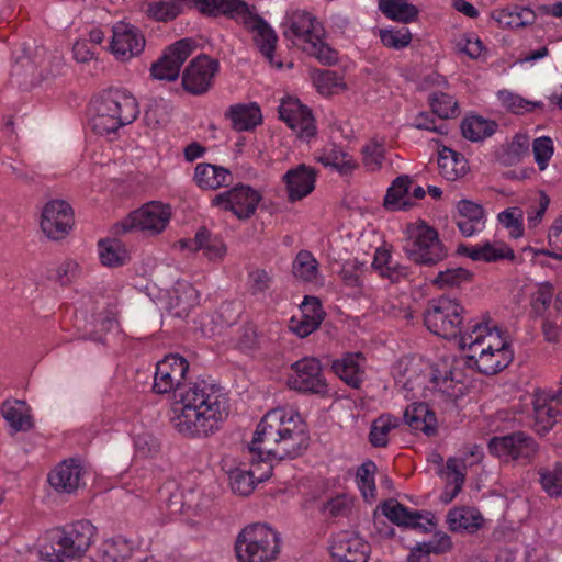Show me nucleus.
<instances>
[{"label": "nucleus", "instance_id": "1", "mask_svg": "<svg viewBox=\"0 0 562 562\" xmlns=\"http://www.w3.org/2000/svg\"><path fill=\"white\" fill-rule=\"evenodd\" d=\"M189 362L179 355H168L156 366L154 392H175L178 398L170 418L172 427L183 437L202 438L218 430L227 417L226 397L222 389L205 380L186 383Z\"/></svg>", "mask_w": 562, "mask_h": 562}, {"label": "nucleus", "instance_id": "2", "mask_svg": "<svg viewBox=\"0 0 562 562\" xmlns=\"http://www.w3.org/2000/svg\"><path fill=\"white\" fill-rule=\"evenodd\" d=\"M308 434L299 414L285 409L268 412L258 424L248 446L251 454L249 470L236 468L228 473L234 494L248 496L256 484L268 480L272 465L268 460L294 459L308 447Z\"/></svg>", "mask_w": 562, "mask_h": 562}, {"label": "nucleus", "instance_id": "3", "mask_svg": "<svg viewBox=\"0 0 562 562\" xmlns=\"http://www.w3.org/2000/svg\"><path fill=\"white\" fill-rule=\"evenodd\" d=\"M462 349L470 351L469 360L474 361L477 370L486 375L495 374L513 361L510 344L501 330L488 323L469 322L460 339Z\"/></svg>", "mask_w": 562, "mask_h": 562}, {"label": "nucleus", "instance_id": "4", "mask_svg": "<svg viewBox=\"0 0 562 562\" xmlns=\"http://www.w3.org/2000/svg\"><path fill=\"white\" fill-rule=\"evenodd\" d=\"M283 26V36L300 46L307 55L315 57L323 65L330 66L337 63V50L322 40L323 27L311 13L293 11L286 15Z\"/></svg>", "mask_w": 562, "mask_h": 562}, {"label": "nucleus", "instance_id": "5", "mask_svg": "<svg viewBox=\"0 0 562 562\" xmlns=\"http://www.w3.org/2000/svg\"><path fill=\"white\" fill-rule=\"evenodd\" d=\"M95 527L88 520H79L48 533L42 544L40 557L48 562H64L65 559L82 557L92 544Z\"/></svg>", "mask_w": 562, "mask_h": 562}, {"label": "nucleus", "instance_id": "6", "mask_svg": "<svg viewBox=\"0 0 562 562\" xmlns=\"http://www.w3.org/2000/svg\"><path fill=\"white\" fill-rule=\"evenodd\" d=\"M94 112L91 125L100 135L115 133L121 126L132 123L138 115L135 98L120 89L103 92L95 101Z\"/></svg>", "mask_w": 562, "mask_h": 562}, {"label": "nucleus", "instance_id": "7", "mask_svg": "<svg viewBox=\"0 0 562 562\" xmlns=\"http://www.w3.org/2000/svg\"><path fill=\"white\" fill-rule=\"evenodd\" d=\"M238 562H272L280 552L279 533L265 524L245 527L236 538Z\"/></svg>", "mask_w": 562, "mask_h": 562}, {"label": "nucleus", "instance_id": "8", "mask_svg": "<svg viewBox=\"0 0 562 562\" xmlns=\"http://www.w3.org/2000/svg\"><path fill=\"white\" fill-rule=\"evenodd\" d=\"M405 234L403 250L412 261L434 266L447 257L448 251L439 239L438 232L425 221L407 224Z\"/></svg>", "mask_w": 562, "mask_h": 562}, {"label": "nucleus", "instance_id": "9", "mask_svg": "<svg viewBox=\"0 0 562 562\" xmlns=\"http://www.w3.org/2000/svg\"><path fill=\"white\" fill-rule=\"evenodd\" d=\"M464 308L456 300L440 296L428 302L424 312V324L428 330L446 339L462 336Z\"/></svg>", "mask_w": 562, "mask_h": 562}, {"label": "nucleus", "instance_id": "10", "mask_svg": "<svg viewBox=\"0 0 562 562\" xmlns=\"http://www.w3.org/2000/svg\"><path fill=\"white\" fill-rule=\"evenodd\" d=\"M536 440L524 431H514L505 436L493 437L488 442L492 454L504 460H514L527 464L538 452Z\"/></svg>", "mask_w": 562, "mask_h": 562}, {"label": "nucleus", "instance_id": "11", "mask_svg": "<svg viewBox=\"0 0 562 562\" xmlns=\"http://www.w3.org/2000/svg\"><path fill=\"white\" fill-rule=\"evenodd\" d=\"M291 369L293 373L288 379L291 390L319 396L328 395V384L318 359L305 357L292 363Z\"/></svg>", "mask_w": 562, "mask_h": 562}, {"label": "nucleus", "instance_id": "12", "mask_svg": "<svg viewBox=\"0 0 562 562\" xmlns=\"http://www.w3.org/2000/svg\"><path fill=\"white\" fill-rule=\"evenodd\" d=\"M196 48L192 38H182L168 46L162 56L150 67L155 79L175 81L178 79L180 68Z\"/></svg>", "mask_w": 562, "mask_h": 562}, {"label": "nucleus", "instance_id": "13", "mask_svg": "<svg viewBox=\"0 0 562 562\" xmlns=\"http://www.w3.org/2000/svg\"><path fill=\"white\" fill-rule=\"evenodd\" d=\"M170 206L158 201H151L140 209L132 212L130 216L122 222L124 232L136 228L149 234L161 233L170 221Z\"/></svg>", "mask_w": 562, "mask_h": 562}, {"label": "nucleus", "instance_id": "14", "mask_svg": "<svg viewBox=\"0 0 562 562\" xmlns=\"http://www.w3.org/2000/svg\"><path fill=\"white\" fill-rule=\"evenodd\" d=\"M261 199V194L250 186L239 184L215 195L212 204L231 211L239 220H247L255 214Z\"/></svg>", "mask_w": 562, "mask_h": 562}, {"label": "nucleus", "instance_id": "15", "mask_svg": "<svg viewBox=\"0 0 562 562\" xmlns=\"http://www.w3.org/2000/svg\"><path fill=\"white\" fill-rule=\"evenodd\" d=\"M218 61L206 55H199L192 59L182 74V87L193 95L206 93L218 71Z\"/></svg>", "mask_w": 562, "mask_h": 562}, {"label": "nucleus", "instance_id": "16", "mask_svg": "<svg viewBox=\"0 0 562 562\" xmlns=\"http://www.w3.org/2000/svg\"><path fill=\"white\" fill-rule=\"evenodd\" d=\"M145 44V36L138 27L125 22L112 26L110 50L117 60L126 61L138 56Z\"/></svg>", "mask_w": 562, "mask_h": 562}, {"label": "nucleus", "instance_id": "17", "mask_svg": "<svg viewBox=\"0 0 562 562\" xmlns=\"http://www.w3.org/2000/svg\"><path fill=\"white\" fill-rule=\"evenodd\" d=\"M382 515L398 527L409 528L422 533L430 532L434 515L429 512L424 515L419 510H409L394 498L384 501L380 506Z\"/></svg>", "mask_w": 562, "mask_h": 562}, {"label": "nucleus", "instance_id": "18", "mask_svg": "<svg viewBox=\"0 0 562 562\" xmlns=\"http://www.w3.org/2000/svg\"><path fill=\"white\" fill-rule=\"evenodd\" d=\"M74 224L71 206L63 200L46 203L42 212L41 228L53 240L63 239Z\"/></svg>", "mask_w": 562, "mask_h": 562}, {"label": "nucleus", "instance_id": "19", "mask_svg": "<svg viewBox=\"0 0 562 562\" xmlns=\"http://www.w3.org/2000/svg\"><path fill=\"white\" fill-rule=\"evenodd\" d=\"M279 116L302 139L308 140L316 134L315 121L311 110L297 99H283L279 106Z\"/></svg>", "mask_w": 562, "mask_h": 562}, {"label": "nucleus", "instance_id": "20", "mask_svg": "<svg viewBox=\"0 0 562 562\" xmlns=\"http://www.w3.org/2000/svg\"><path fill=\"white\" fill-rule=\"evenodd\" d=\"M370 551L364 539L348 532L339 535L331 546V555L338 562H367Z\"/></svg>", "mask_w": 562, "mask_h": 562}, {"label": "nucleus", "instance_id": "21", "mask_svg": "<svg viewBox=\"0 0 562 562\" xmlns=\"http://www.w3.org/2000/svg\"><path fill=\"white\" fill-rule=\"evenodd\" d=\"M246 25L254 34V42L265 58L277 68L282 67V63L274 61V49L278 36L272 27L260 16L250 15L246 20Z\"/></svg>", "mask_w": 562, "mask_h": 562}, {"label": "nucleus", "instance_id": "22", "mask_svg": "<svg viewBox=\"0 0 562 562\" xmlns=\"http://www.w3.org/2000/svg\"><path fill=\"white\" fill-rule=\"evenodd\" d=\"M283 181L291 202L300 201L307 196L315 188L316 171L304 164L286 171Z\"/></svg>", "mask_w": 562, "mask_h": 562}, {"label": "nucleus", "instance_id": "23", "mask_svg": "<svg viewBox=\"0 0 562 562\" xmlns=\"http://www.w3.org/2000/svg\"><path fill=\"white\" fill-rule=\"evenodd\" d=\"M324 318V311L316 297H305L301 305L300 317L293 316L290 328L299 337L304 338L315 331Z\"/></svg>", "mask_w": 562, "mask_h": 562}, {"label": "nucleus", "instance_id": "24", "mask_svg": "<svg viewBox=\"0 0 562 562\" xmlns=\"http://www.w3.org/2000/svg\"><path fill=\"white\" fill-rule=\"evenodd\" d=\"M456 224L465 237H470L485 227L484 209L472 201L461 200L457 205Z\"/></svg>", "mask_w": 562, "mask_h": 562}, {"label": "nucleus", "instance_id": "25", "mask_svg": "<svg viewBox=\"0 0 562 562\" xmlns=\"http://www.w3.org/2000/svg\"><path fill=\"white\" fill-rule=\"evenodd\" d=\"M555 401L551 400L548 392L537 393L532 401L533 405V429L543 436L557 424L560 411L554 407Z\"/></svg>", "mask_w": 562, "mask_h": 562}, {"label": "nucleus", "instance_id": "26", "mask_svg": "<svg viewBox=\"0 0 562 562\" xmlns=\"http://www.w3.org/2000/svg\"><path fill=\"white\" fill-rule=\"evenodd\" d=\"M82 468L75 460L63 461L48 475V482L59 493H72L80 486Z\"/></svg>", "mask_w": 562, "mask_h": 562}, {"label": "nucleus", "instance_id": "27", "mask_svg": "<svg viewBox=\"0 0 562 562\" xmlns=\"http://www.w3.org/2000/svg\"><path fill=\"white\" fill-rule=\"evenodd\" d=\"M364 357L361 352L346 353L340 359H336L333 364V371L339 379L353 389H359L364 379Z\"/></svg>", "mask_w": 562, "mask_h": 562}, {"label": "nucleus", "instance_id": "28", "mask_svg": "<svg viewBox=\"0 0 562 562\" xmlns=\"http://www.w3.org/2000/svg\"><path fill=\"white\" fill-rule=\"evenodd\" d=\"M457 252L464 255L474 261L495 262L502 259L514 260L515 254L510 247L503 244L484 243L482 245H459Z\"/></svg>", "mask_w": 562, "mask_h": 562}, {"label": "nucleus", "instance_id": "29", "mask_svg": "<svg viewBox=\"0 0 562 562\" xmlns=\"http://www.w3.org/2000/svg\"><path fill=\"white\" fill-rule=\"evenodd\" d=\"M404 420L413 430H420L430 437L437 432V418L425 403H414L404 412Z\"/></svg>", "mask_w": 562, "mask_h": 562}, {"label": "nucleus", "instance_id": "30", "mask_svg": "<svg viewBox=\"0 0 562 562\" xmlns=\"http://www.w3.org/2000/svg\"><path fill=\"white\" fill-rule=\"evenodd\" d=\"M225 117L231 120L232 127L238 132L252 130L262 121L260 108L256 103L231 105Z\"/></svg>", "mask_w": 562, "mask_h": 562}, {"label": "nucleus", "instance_id": "31", "mask_svg": "<svg viewBox=\"0 0 562 562\" xmlns=\"http://www.w3.org/2000/svg\"><path fill=\"white\" fill-rule=\"evenodd\" d=\"M491 15L499 26L509 29H519L532 25L537 19L533 10L528 7L519 5L494 10Z\"/></svg>", "mask_w": 562, "mask_h": 562}, {"label": "nucleus", "instance_id": "32", "mask_svg": "<svg viewBox=\"0 0 562 562\" xmlns=\"http://www.w3.org/2000/svg\"><path fill=\"white\" fill-rule=\"evenodd\" d=\"M189 2L190 8L194 7L200 12L209 15L239 16L248 12L247 4L241 0H189Z\"/></svg>", "mask_w": 562, "mask_h": 562}, {"label": "nucleus", "instance_id": "33", "mask_svg": "<svg viewBox=\"0 0 562 562\" xmlns=\"http://www.w3.org/2000/svg\"><path fill=\"white\" fill-rule=\"evenodd\" d=\"M1 413L10 428L14 432L29 431L33 428V418L23 401H5L1 406Z\"/></svg>", "mask_w": 562, "mask_h": 562}, {"label": "nucleus", "instance_id": "34", "mask_svg": "<svg viewBox=\"0 0 562 562\" xmlns=\"http://www.w3.org/2000/svg\"><path fill=\"white\" fill-rule=\"evenodd\" d=\"M411 183L412 180L406 175L394 179L384 198V206L392 211L409 210L414 205V202L408 195Z\"/></svg>", "mask_w": 562, "mask_h": 562}, {"label": "nucleus", "instance_id": "35", "mask_svg": "<svg viewBox=\"0 0 562 562\" xmlns=\"http://www.w3.org/2000/svg\"><path fill=\"white\" fill-rule=\"evenodd\" d=\"M194 180L201 189L215 190L222 186H228L231 172L211 164H199L195 167Z\"/></svg>", "mask_w": 562, "mask_h": 562}, {"label": "nucleus", "instance_id": "36", "mask_svg": "<svg viewBox=\"0 0 562 562\" xmlns=\"http://www.w3.org/2000/svg\"><path fill=\"white\" fill-rule=\"evenodd\" d=\"M438 168L443 178L454 181L467 173L468 162L460 153L443 147L438 154Z\"/></svg>", "mask_w": 562, "mask_h": 562}, {"label": "nucleus", "instance_id": "37", "mask_svg": "<svg viewBox=\"0 0 562 562\" xmlns=\"http://www.w3.org/2000/svg\"><path fill=\"white\" fill-rule=\"evenodd\" d=\"M480 514L470 507L452 508L448 512L447 522L451 531L474 532L482 524Z\"/></svg>", "mask_w": 562, "mask_h": 562}, {"label": "nucleus", "instance_id": "38", "mask_svg": "<svg viewBox=\"0 0 562 562\" xmlns=\"http://www.w3.org/2000/svg\"><path fill=\"white\" fill-rule=\"evenodd\" d=\"M380 11L389 19L411 23L418 16V9L407 0H379Z\"/></svg>", "mask_w": 562, "mask_h": 562}, {"label": "nucleus", "instance_id": "39", "mask_svg": "<svg viewBox=\"0 0 562 562\" xmlns=\"http://www.w3.org/2000/svg\"><path fill=\"white\" fill-rule=\"evenodd\" d=\"M132 542L121 536L104 540L100 548L103 562H125L132 557Z\"/></svg>", "mask_w": 562, "mask_h": 562}, {"label": "nucleus", "instance_id": "40", "mask_svg": "<svg viewBox=\"0 0 562 562\" xmlns=\"http://www.w3.org/2000/svg\"><path fill=\"white\" fill-rule=\"evenodd\" d=\"M190 7L189 0L151 1L144 9L146 15L158 22L175 20L181 13V5Z\"/></svg>", "mask_w": 562, "mask_h": 562}, {"label": "nucleus", "instance_id": "41", "mask_svg": "<svg viewBox=\"0 0 562 562\" xmlns=\"http://www.w3.org/2000/svg\"><path fill=\"white\" fill-rule=\"evenodd\" d=\"M498 125L495 121L486 120L482 116H470L463 120L461 124L462 134L472 142L483 140L492 136Z\"/></svg>", "mask_w": 562, "mask_h": 562}, {"label": "nucleus", "instance_id": "42", "mask_svg": "<svg viewBox=\"0 0 562 562\" xmlns=\"http://www.w3.org/2000/svg\"><path fill=\"white\" fill-rule=\"evenodd\" d=\"M400 426V419L385 414L372 422L369 432V442L375 448H385L389 443V434Z\"/></svg>", "mask_w": 562, "mask_h": 562}, {"label": "nucleus", "instance_id": "43", "mask_svg": "<svg viewBox=\"0 0 562 562\" xmlns=\"http://www.w3.org/2000/svg\"><path fill=\"white\" fill-rule=\"evenodd\" d=\"M539 484L551 498H562V462L538 470Z\"/></svg>", "mask_w": 562, "mask_h": 562}, {"label": "nucleus", "instance_id": "44", "mask_svg": "<svg viewBox=\"0 0 562 562\" xmlns=\"http://www.w3.org/2000/svg\"><path fill=\"white\" fill-rule=\"evenodd\" d=\"M99 256L102 265L108 267H119L126 263L128 259L127 250L117 239H101L98 243Z\"/></svg>", "mask_w": 562, "mask_h": 562}, {"label": "nucleus", "instance_id": "45", "mask_svg": "<svg viewBox=\"0 0 562 562\" xmlns=\"http://www.w3.org/2000/svg\"><path fill=\"white\" fill-rule=\"evenodd\" d=\"M366 269V263L358 259H350L342 263L340 269V278L345 286L350 288L355 295L362 294L363 280L362 274Z\"/></svg>", "mask_w": 562, "mask_h": 562}, {"label": "nucleus", "instance_id": "46", "mask_svg": "<svg viewBox=\"0 0 562 562\" xmlns=\"http://www.w3.org/2000/svg\"><path fill=\"white\" fill-rule=\"evenodd\" d=\"M529 153V139L526 135H516L498 155L503 166L517 165Z\"/></svg>", "mask_w": 562, "mask_h": 562}, {"label": "nucleus", "instance_id": "47", "mask_svg": "<svg viewBox=\"0 0 562 562\" xmlns=\"http://www.w3.org/2000/svg\"><path fill=\"white\" fill-rule=\"evenodd\" d=\"M172 106L168 100L162 98L154 99L149 102L145 111V121L147 125L156 127L166 125L169 121Z\"/></svg>", "mask_w": 562, "mask_h": 562}, {"label": "nucleus", "instance_id": "48", "mask_svg": "<svg viewBox=\"0 0 562 562\" xmlns=\"http://www.w3.org/2000/svg\"><path fill=\"white\" fill-rule=\"evenodd\" d=\"M293 274L304 281H313L318 272V262L307 250H301L292 265Z\"/></svg>", "mask_w": 562, "mask_h": 562}, {"label": "nucleus", "instance_id": "49", "mask_svg": "<svg viewBox=\"0 0 562 562\" xmlns=\"http://www.w3.org/2000/svg\"><path fill=\"white\" fill-rule=\"evenodd\" d=\"M432 113L440 119H450L458 115V103L453 97L443 92H434L429 95Z\"/></svg>", "mask_w": 562, "mask_h": 562}, {"label": "nucleus", "instance_id": "50", "mask_svg": "<svg viewBox=\"0 0 562 562\" xmlns=\"http://www.w3.org/2000/svg\"><path fill=\"white\" fill-rule=\"evenodd\" d=\"M497 98L502 106L514 114H524L526 112L532 111L537 106L542 105L541 102H531L525 100L520 95L509 92L507 90L498 91Z\"/></svg>", "mask_w": 562, "mask_h": 562}, {"label": "nucleus", "instance_id": "51", "mask_svg": "<svg viewBox=\"0 0 562 562\" xmlns=\"http://www.w3.org/2000/svg\"><path fill=\"white\" fill-rule=\"evenodd\" d=\"M376 467L374 462L368 461L362 463L357 470V483L361 494L366 501L375 498V483L373 474Z\"/></svg>", "mask_w": 562, "mask_h": 562}, {"label": "nucleus", "instance_id": "52", "mask_svg": "<svg viewBox=\"0 0 562 562\" xmlns=\"http://www.w3.org/2000/svg\"><path fill=\"white\" fill-rule=\"evenodd\" d=\"M472 279V273L461 267L449 268L440 271L434 279L432 283L440 289L459 286L462 283L469 282Z\"/></svg>", "mask_w": 562, "mask_h": 562}, {"label": "nucleus", "instance_id": "53", "mask_svg": "<svg viewBox=\"0 0 562 562\" xmlns=\"http://www.w3.org/2000/svg\"><path fill=\"white\" fill-rule=\"evenodd\" d=\"M362 162L370 171L379 170L385 158V148L382 142L370 140L362 147Z\"/></svg>", "mask_w": 562, "mask_h": 562}, {"label": "nucleus", "instance_id": "54", "mask_svg": "<svg viewBox=\"0 0 562 562\" xmlns=\"http://www.w3.org/2000/svg\"><path fill=\"white\" fill-rule=\"evenodd\" d=\"M313 81L322 94H333L337 88L344 86L341 77L331 70H317L313 72Z\"/></svg>", "mask_w": 562, "mask_h": 562}, {"label": "nucleus", "instance_id": "55", "mask_svg": "<svg viewBox=\"0 0 562 562\" xmlns=\"http://www.w3.org/2000/svg\"><path fill=\"white\" fill-rule=\"evenodd\" d=\"M499 223L510 231L514 238L524 235V211L520 207H508L498 214Z\"/></svg>", "mask_w": 562, "mask_h": 562}, {"label": "nucleus", "instance_id": "56", "mask_svg": "<svg viewBox=\"0 0 562 562\" xmlns=\"http://www.w3.org/2000/svg\"><path fill=\"white\" fill-rule=\"evenodd\" d=\"M445 473L448 477L452 476L453 488L451 492L446 490L441 495V501L446 504L450 503L461 491L465 475L461 472L460 462L454 458H449L446 463Z\"/></svg>", "mask_w": 562, "mask_h": 562}, {"label": "nucleus", "instance_id": "57", "mask_svg": "<svg viewBox=\"0 0 562 562\" xmlns=\"http://www.w3.org/2000/svg\"><path fill=\"white\" fill-rule=\"evenodd\" d=\"M319 160L323 165L330 166L340 173H347L356 166L352 159L349 158L348 154L338 149H331L328 153H325Z\"/></svg>", "mask_w": 562, "mask_h": 562}, {"label": "nucleus", "instance_id": "58", "mask_svg": "<svg viewBox=\"0 0 562 562\" xmlns=\"http://www.w3.org/2000/svg\"><path fill=\"white\" fill-rule=\"evenodd\" d=\"M553 286L549 282L541 283L537 291L532 294L531 307L532 312L541 316L548 310L553 297Z\"/></svg>", "mask_w": 562, "mask_h": 562}, {"label": "nucleus", "instance_id": "59", "mask_svg": "<svg viewBox=\"0 0 562 562\" xmlns=\"http://www.w3.org/2000/svg\"><path fill=\"white\" fill-rule=\"evenodd\" d=\"M380 38L384 46L401 49L409 45L412 34L407 29L402 31L381 30Z\"/></svg>", "mask_w": 562, "mask_h": 562}, {"label": "nucleus", "instance_id": "60", "mask_svg": "<svg viewBox=\"0 0 562 562\" xmlns=\"http://www.w3.org/2000/svg\"><path fill=\"white\" fill-rule=\"evenodd\" d=\"M535 160L540 170H544L553 154V145L551 138L543 136L536 138L532 144Z\"/></svg>", "mask_w": 562, "mask_h": 562}, {"label": "nucleus", "instance_id": "61", "mask_svg": "<svg viewBox=\"0 0 562 562\" xmlns=\"http://www.w3.org/2000/svg\"><path fill=\"white\" fill-rule=\"evenodd\" d=\"M134 447L138 456L148 458L158 452L159 442L151 434L142 432L135 436Z\"/></svg>", "mask_w": 562, "mask_h": 562}, {"label": "nucleus", "instance_id": "62", "mask_svg": "<svg viewBox=\"0 0 562 562\" xmlns=\"http://www.w3.org/2000/svg\"><path fill=\"white\" fill-rule=\"evenodd\" d=\"M272 284V277L261 269H257L249 273L250 292L254 295L266 293Z\"/></svg>", "mask_w": 562, "mask_h": 562}, {"label": "nucleus", "instance_id": "63", "mask_svg": "<svg viewBox=\"0 0 562 562\" xmlns=\"http://www.w3.org/2000/svg\"><path fill=\"white\" fill-rule=\"evenodd\" d=\"M349 509L350 499L346 495H338L323 505V512L331 517L345 516Z\"/></svg>", "mask_w": 562, "mask_h": 562}, {"label": "nucleus", "instance_id": "64", "mask_svg": "<svg viewBox=\"0 0 562 562\" xmlns=\"http://www.w3.org/2000/svg\"><path fill=\"white\" fill-rule=\"evenodd\" d=\"M548 243L554 249V259L562 260V215L550 227Z\"/></svg>", "mask_w": 562, "mask_h": 562}]
</instances>
